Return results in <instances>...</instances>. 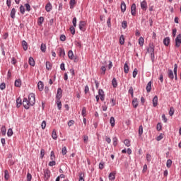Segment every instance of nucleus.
Masks as SVG:
<instances>
[{"instance_id": "nucleus-44", "label": "nucleus", "mask_w": 181, "mask_h": 181, "mask_svg": "<svg viewBox=\"0 0 181 181\" xmlns=\"http://www.w3.org/2000/svg\"><path fill=\"white\" fill-rule=\"evenodd\" d=\"M144 37H140L139 38V45L140 46H144Z\"/></svg>"}, {"instance_id": "nucleus-6", "label": "nucleus", "mask_w": 181, "mask_h": 181, "mask_svg": "<svg viewBox=\"0 0 181 181\" xmlns=\"http://www.w3.org/2000/svg\"><path fill=\"white\" fill-rule=\"evenodd\" d=\"M131 13L132 16H135L136 15V4H133L131 6Z\"/></svg>"}, {"instance_id": "nucleus-24", "label": "nucleus", "mask_w": 181, "mask_h": 181, "mask_svg": "<svg viewBox=\"0 0 181 181\" xmlns=\"http://www.w3.org/2000/svg\"><path fill=\"white\" fill-rule=\"evenodd\" d=\"M28 63H29L30 66H32L33 67H34V66H35V59H33V57H30L29 58Z\"/></svg>"}, {"instance_id": "nucleus-19", "label": "nucleus", "mask_w": 181, "mask_h": 181, "mask_svg": "<svg viewBox=\"0 0 181 181\" xmlns=\"http://www.w3.org/2000/svg\"><path fill=\"white\" fill-rule=\"evenodd\" d=\"M16 14V9H15V8H13L11 9V13H10V16L12 19H15V15Z\"/></svg>"}, {"instance_id": "nucleus-56", "label": "nucleus", "mask_w": 181, "mask_h": 181, "mask_svg": "<svg viewBox=\"0 0 181 181\" xmlns=\"http://www.w3.org/2000/svg\"><path fill=\"white\" fill-rule=\"evenodd\" d=\"M20 12L22 15H25V7L23 5L20 6Z\"/></svg>"}, {"instance_id": "nucleus-21", "label": "nucleus", "mask_w": 181, "mask_h": 181, "mask_svg": "<svg viewBox=\"0 0 181 181\" xmlns=\"http://www.w3.org/2000/svg\"><path fill=\"white\" fill-rule=\"evenodd\" d=\"M59 56H60L61 57H64V56H66V52H64V49L59 48Z\"/></svg>"}, {"instance_id": "nucleus-31", "label": "nucleus", "mask_w": 181, "mask_h": 181, "mask_svg": "<svg viewBox=\"0 0 181 181\" xmlns=\"http://www.w3.org/2000/svg\"><path fill=\"white\" fill-rule=\"evenodd\" d=\"M142 134H144V127L142 125H140L139 127V136H142Z\"/></svg>"}, {"instance_id": "nucleus-7", "label": "nucleus", "mask_w": 181, "mask_h": 181, "mask_svg": "<svg viewBox=\"0 0 181 181\" xmlns=\"http://www.w3.org/2000/svg\"><path fill=\"white\" fill-rule=\"evenodd\" d=\"M115 175H117V171L110 173L108 175L109 180H115Z\"/></svg>"}, {"instance_id": "nucleus-13", "label": "nucleus", "mask_w": 181, "mask_h": 181, "mask_svg": "<svg viewBox=\"0 0 181 181\" xmlns=\"http://www.w3.org/2000/svg\"><path fill=\"white\" fill-rule=\"evenodd\" d=\"M141 8L143 9V11H146V8H148V4L145 1H143L141 3Z\"/></svg>"}, {"instance_id": "nucleus-26", "label": "nucleus", "mask_w": 181, "mask_h": 181, "mask_svg": "<svg viewBox=\"0 0 181 181\" xmlns=\"http://www.w3.org/2000/svg\"><path fill=\"white\" fill-rule=\"evenodd\" d=\"M119 44L122 45L125 44V38L124 37V35H122L119 37Z\"/></svg>"}, {"instance_id": "nucleus-20", "label": "nucleus", "mask_w": 181, "mask_h": 181, "mask_svg": "<svg viewBox=\"0 0 181 181\" xmlns=\"http://www.w3.org/2000/svg\"><path fill=\"white\" fill-rule=\"evenodd\" d=\"M129 71V66H128V63H125L124 65V72L126 74H128V72Z\"/></svg>"}, {"instance_id": "nucleus-64", "label": "nucleus", "mask_w": 181, "mask_h": 181, "mask_svg": "<svg viewBox=\"0 0 181 181\" xmlns=\"http://www.w3.org/2000/svg\"><path fill=\"white\" fill-rule=\"evenodd\" d=\"M48 165H49V166H55L56 161L52 160V161L49 162Z\"/></svg>"}, {"instance_id": "nucleus-62", "label": "nucleus", "mask_w": 181, "mask_h": 181, "mask_svg": "<svg viewBox=\"0 0 181 181\" xmlns=\"http://www.w3.org/2000/svg\"><path fill=\"white\" fill-rule=\"evenodd\" d=\"M41 127L42 129H46V120H43L42 124H41Z\"/></svg>"}, {"instance_id": "nucleus-12", "label": "nucleus", "mask_w": 181, "mask_h": 181, "mask_svg": "<svg viewBox=\"0 0 181 181\" xmlns=\"http://www.w3.org/2000/svg\"><path fill=\"white\" fill-rule=\"evenodd\" d=\"M132 105L134 108H137L139 105L138 98H134L132 100Z\"/></svg>"}, {"instance_id": "nucleus-36", "label": "nucleus", "mask_w": 181, "mask_h": 181, "mask_svg": "<svg viewBox=\"0 0 181 181\" xmlns=\"http://www.w3.org/2000/svg\"><path fill=\"white\" fill-rule=\"evenodd\" d=\"M74 5H76V0H71L69 1L70 9H73V8H74Z\"/></svg>"}, {"instance_id": "nucleus-59", "label": "nucleus", "mask_w": 181, "mask_h": 181, "mask_svg": "<svg viewBox=\"0 0 181 181\" xmlns=\"http://www.w3.org/2000/svg\"><path fill=\"white\" fill-rule=\"evenodd\" d=\"M25 6L26 8L25 11H27V12H30V4L27 3L25 4Z\"/></svg>"}, {"instance_id": "nucleus-8", "label": "nucleus", "mask_w": 181, "mask_h": 181, "mask_svg": "<svg viewBox=\"0 0 181 181\" xmlns=\"http://www.w3.org/2000/svg\"><path fill=\"white\" fill-rule=\"evenodd\" d=\"M62 97H63V92L57 91L56 95V101H60V100L62 99Z\"/></svg>"}, {"instance_id": "nucleus-16", "label": "nucleus", "mask_w": 181, "mask_h": 181, "mask_svg": "<svg viewBox=\"0 0 181 181\" xmlns=\"http://www.w3.org/2000/svg\"><path fill=\"white\" fill-rule=\"evenodd\" d=\"M98 95L101 101H104V100H105V95H104V91H98Z\"/></svg>"}, {"instance_id": "nucleus-22", "label": "nucleus", "mask_w": 181, "mask_h": 181, "mask_svg": "<svg viewBox=\"0 0 181 181\" xmlns=\"http://www.w3.org/2000/svg\"><path fill=\"white\" fill-rule=\"evenodd\" d=\"M125 11H127V5L125 4L124 1H122L121 3V11L125 12Z\"/></svg>"}, {"instance_id": "nucleus-57", "label": "nucleus", "mask_w": 181, "mask_h": 181, "mask_svg": "<svg viewBox=\"0 0 181 181\" xmlns=\"http://www.w3.org/2000/svg\"><path fill=\"white\" fill-rule=\"evenodd\" d=\"M83 139L84 144H88V136L84 135Z\"/></svg>"}, {"instance_id": "nucleus-43", "label": "nucleus", "mask_w": 181, "mask_h": 181, "mask_svg": "<svg viewBox=\"0 0 181 181\" xmlns=\"http://www.w3.org/2000/svg\"><path fill=\"white\" fill-rule=\"evenodd\" d=\"M69 30L71 35H76V28H74V25L71 26Z\"/></svg>"}, {"instance_id": "nucleus-17", "label": "nucleus", "mask_w": 181, "mask_h": 181, "mask_svg": "<svg viewBox=\"0 0 181 181\" xmlns=\"http://www.w3.org/2000/svg\"><path fill=\"white\" fill-rule=\"evenodd\" d=\"M68 57L70 60H74V54L73 53V50H69L68 52Z\"/></svg>"}, {"instance_id": "nucleus-42", "label": "nucleus", "mask_w": 181, "mask_h": 181, "mask_svg": "<svg viewBox=\"0 0 181 181\" xmlns=\"http://www.w3.org/2000/svg\"><path fill=\"white\" fill-rule=\"evenodd\" d=\"M12 135H13V131L12 130V129H8V132H7V136L11 137L12 136Z\"/></svg>"}, {"instance_id": "nucleus-29", "label": "nucleus", "mask_w": 181, "mask_h": 181, "mask_svg": "<svg viewBox=\"0 0 181 181\" xmlns=\"http://www.w3.org/2000/svg\"><path fill=\"white\" fill-rule=\"evenodd\" d=\"M86 112H87V109L86 108V107H83L81 110V115L82 117H83V118L84 117L87 116Z\"/></svg>"}, {"instance_id": "nucleus-51", "label": "nucleus", "mask_w": 181, "mask_h": 181, "mask_svg": "<svg viewBox=\"0 0 181 181\" xmlns=\"http://www.w3.org/2000/svg\"><path fill=\"white\" fill-rule=\"evenodd\" d=\"M166 166H167V168H171V166H172V160H170V159L167 160Z\"/></svg>"}, {"instance_id": "nucleus-55", "label": "nucleus", "mask_w": 181, "mask_h": 181, "mask_svg": "<svg viewBox=\"0 0 181 181\" xmlns=\"http://www.w3.org/2000/svg\"><path fill=\"white\" fill-rule=\"evenodd\" d=\"M100 70H102L101 74L104 76L105 74V71H107V68L105 66H101Z\"/></svg>"}, {"instance_id": "nucleus-35", "label": "nucleus", "mask_w": 181, "mask_h": 181, "mask_svg": "<svg viewBox=\"0 0 181 181\" xmlns=\"http://www.w3.org/2000/svg\"><path fill=\"white\" fill-rule=\"evenodd\" d=\"M52 139H54V141H56V139H57V133H56V130L55 129H54L52 131Z\"/></svg>"}, {"instance_id": "nucleus-15", "label": "nucleus", "mask_w": 181, "mask_h": 181, "mask_svg": "<svg viewBox=\"0 0 181 181\" xmlns=\"http://www.w3.org/2000/svg\"><path fill=\"white\" fill-rule=\"evenodd\" d=\"M174 78H175V80H177V64H174Z\"/></svg>"}, {"instance_id": "nucleus-2", "label": "nucleus", "mask_w": 181, "mask_h": 181, "mask_svg": "<svg viewBox=\"0 0 181 181\" xmlns=\"http://www.w3.org/2000/svg\"><path fill=\"white\" fill-rule=\"evenodd\" d=\"M44 180L45 181H49V179H50L52 176V171L49 170V168H47L44 170Z\"/></svg>"}, {"instance_id": "nucleus-49", "label": "nucleus", "mask_w": 181, "mask_h": 181, "mask_svg": "<svg viewBox=\"0 0 181 181\" xmlns=\"http://www.w3.org/2000/svg\"><path fill=\"white\" fill-rule=\"evenodd\" d=\"M112 141H113V146H117V142H118V138H117V136H115L112 138Z\"/></svg>"}, {"instance_id": "nucleus-18", "label": "nucleus", "mask_w": 181, "mask_h": 181, "mask_svg": "<svg viewBox=\"0 0 181 181\" xmlns=\"http://www.w3.org/2000/svg\"><path fill=\"white\" fill-rule=\"evenodd\" d=\"M22 104H23V103H22V100H21V97H18L16 99V107H17V108H20L21 105H22Z\"/></svg>"}, {"instance_id": "nucleus-54", "label": "nucleus", "mask_w": 181, "mask_h": 181, "mask_svg": "<svg viewBox=\"0 0 181 181\" xmlns=\"http://www.w3.org/2000/svg\"><path fill=\"white\" fill-rule=\"evenodd\" d=\"M40 156L41 159H43V158L45 157V149L42 148L40 150Z\"/></svg>"}, {"instance_id": "nucleus-32", "label": "nucleus", "mask_w": 181, "mask_h": 181, "mask_svg": "<svg viewBox=\"0 0 181 181\" xmlns=\"http://www.w3.org/2000/svg\"><path fill=\"white\" fill-rule=\"evenodd\" d=\"M45 66H46V69L47 70H52V63H50V62L47 61L45 64Z\"/></svg>"}, {"instance_id": "nucleus-9", "label": "nucleus", "mask_w": 181, "mask_h": 181, "mask_svg": "<svg viewBox=\"0 0 181 181\" xmlns=\"http://www.w3.org/2000/svg\"><path fill=\"white\" fill-rule=\"evenodd\" d=\"M38 90L40 91H43V88H45V84L42 81H40L37 83Z\"/></svg>"}, {"instance_id": "nucleus-37", "label": "nucleus", "mask_w": 181, "mask_h": 181, "mask_svg": "<svg viewBox=\"0 0 181 181\" xmlns=\"http://www.w3.org/2000/svg\"><path fill=\"white\" fill-rule=\"evenodd\" d=\"M1 134L3 135V136H5V135H6V128L5 127V126H3L1 128Z\"/></svg>"}, {"instance_id": "nucleus-14", "label": "nucleus", "mask_w": 181, "mask_h": 181, "mask_svg": "<svg viewBox=\"0 0 181 181\" xmlns=\"http://www.w3.org/2000/svg\"><path fill=\"white\" fill-rule=\"evenodd\" d=\"M168 76L170 80H173V78H175V75H173V71L172 69H168Z\"/></svg>"}, {"instance_id": "nucleus-60", "label": "nucleus", "mask_w": 181, "mask_h": 181, "mask_svg": "<svg viewBox=\"0 0 181 181\" xmlns=\"http://www.w3.org/2000/svg\"><path fill=\"white\" fill-rule=\"evenodd\" d=\"M84 174L83 173H79V180L78 181H84Z\"/></svg>"}, {"instance_id": "nucleus-52", "label": "nucleus", "mask_w": 181, "mask_h": 181, "mask_svg": "<svg viewBox=\"0 0 181 181\" xmlns=\"http://www.w3.org/2000/svg\"><path fill=\"white\" fill-rule=\"evenodd\" d=\"M75 46H76V47H79V49H81V47H83V46L81 45V42L78 41H75Z\"/></svg>"}, {"instance_id": "nucleus-3", "label": "nucleus", "mask_w": 181, "mask_h": 181, "mask_svg": "<svg viewBox=\"0 0 181 181\" xmlns=\"http://www.w3.org/2000/svg\"><path fill=\"white\" fill-rule=\"evenodd\" d=\"M148 53H150V54H155V45H153V42H150L148 45V48L147 49Z\"/></svg>"}, {"instance_id": "nucleus-23", "label": "nucleus", "mask_w": 181, "mask_h": 181, "mask_svg": "<svg viewBox=\"0 0 181 181\" xmlns=\"http://www.w3.org/2000/svg\"><path fill=\"white\" fill-rule=\"evenodd\" d=\"M45 10L47 11V12H50V11H52V4H50V2L46 4Z\"/></svg>"}, {"instance_id": "nucleus-46", "label": "nucleus", "mask_w": 181, "mask_h": 181, "mask_svg": "<svg viewBox=\"0 0 181 181\" xmlns=\"http://www.w3.org/2000/svg\"><path fill=\"white\" fill-rule=\"evenodd\" d=\"M175 114V108H173V107H171L170 108V111H169V115L170 117H173V115Z\"/></svg>"}, {"instance_id": "nucleus-47", "label": "nucleus", "mask_w": 181, "mask_h": 181, "mask_svg": "<svg viewBox=\"0 0 181 181\" xmlns=\"http://www.w3.org/2000/svg\"><path fill=\"white\" fill-rule=\"evenodd\" d=\"M56 104L57 105L58 110H62V101L61 100H56Z\"/></svg>"}, {"instance_id": "nucleus-45", "label": "nucleus", "mask_w": 181, "mask_h": 181, "mask_svg": "<svg viewBox=\"0 0 181 181\" xmlns=\"http://www.w3.org/2000/svg\"><path fill=\"white\" fill-rule=\"evenodd\" d=\"M127 26H128V22H127V21H124L122 23V28H123V29H127Z\"/></svg>"}, {"instance_id": "nucleus-5", "label": "nucleus", "mask_w": 181, "mask_h": 181, "mask_svg": "<svg viewBox=\"0 0 181 181\" xmlns=\"http://www.w3.org/2000/svg\"><path fill=\"white\" fill-rule=\"evenodd\" d=\"M181 45V34H179L175 38V47H180Z\"/></svg>"}, {"instance_id": "nucleus-40", "label": "nucleus", "mask_w": 181, "mask_h": 181, "mask_svg": "<svg viewBox=\"0 0 181 181\" xmlns=\"http://www.w3.org/2000/svg\"><path fill=\"white\" fill-rule=\"evenodd\" d=\"M112 84L115 88V87H117V86H118V82L117 81V79L115 78H113V79L112 81Z\"/></svg>"}, {"instance_id": "nucleus-28", "label": "nucleus", "mask_w": 181, "mask_h": 181, "mask_svg": "<svg viewBox=\"0 0 181 181\" xmlns=\"http://www.w3.org/2000/svg\"><path fill=\"white\" fill-rule=\"evenodd\" d=\"M110 122L111 127H115V118H114V117H110Z\"/></svg>"}, {"instance_id": "nucleus-48", "label": "nucleus", "mask_w": 181, "mask_h": 181, "mask_svg": "<svg viewBox=\"0 0 181 181\" xmlns=\"http://www.w3.org/2000/svg\"><path fill=\"white\" fill-rule=\"evenodd\" d=\"M51 160H54L56 159V156L54 155V151H52L50 154Z\"/></svg>"}, {"instance_id": "nucleus-61", "label": "nucleus", "mask_w": 181, "mask_h": 181, "mask_svg": "<svg viewBox=\"0 0 181 181\" xmlns=\"http://www.w3.org/2000/svg\"><path fill=\"white\" fill-rule=\"evenodd\" d=\"M27 181H32V174L30 173H27Z\"/></svg>"}, {"instance_id": "nucleus-1", "label": "nucleus", "mask_w": 181, "mask_h": 181, "mask_svg": "<svg viewBox=\"0 0 181 181\" xmlns=\"http://www.w3.org/2000/svg\"><path fill=\"white\" fill-rule=\"evenodd\" d=\"M35 103H36V97L35 93H30L28 98H24L23 100V105L25 110H29L30 107H33L35 105Z\"/></svg>"}, {"instance_id": "nucleus-58", "label": "nucleus", "mask_w": 181, "mask_h": 181, "mask_svg": "<svg viewBox=\"0 0 181 181\" xmlns=\"http://www.w3.org/2000/svg\"><path fill=\"white\" fill-rule=\"evenodd\" d=\"M146 160L147 162H151V160H152V156H151V154H146Z\"/></svg>"}, {"instance_id": "nucleus-41", "label": "nucleus", "mask_w": 181, "mask_h": 181, "mask_svg": "<svg viewBox=\"0 0 181 181\" xmlns=\"http://www.w3.org/2000/svg\"><path fill=\"white\" fill-rule=\"evenodd\" d=\"M40 49L42 52V53H45L46 52V44H41Z\"/></svg>"}, {"instance_id": "nucleus-27", "label": "nucleus", "mask_w": 181, "mask_h": 181, "mask_svg": "<svg viewBox=\"0 0 181 181\" xmlns=\"http://www.w3.org/2000/svg\"><path fill=\"white\" fill-rule=\"evenodd\" d=\"M16 87H21L22 86V81L21 79H16L15 81Z\"/></svg>"}, {"instance_id": "nucleus-30", "label": "nucleus", "mask_w": 181, "mask_h": 181, "mask_svg": "<svg viewBox=\"0 0 181 181\" xmlns=\"http://www.w3.org/2000/svg\"><path fill=\"white\" fill-rule=\"evenodd\" d=\"M4 179L5 180H9V172L8 170H4Z\"/></svg>"}, {"instance_id": "nucleus-11", "label": "nucleus", "mask_w": 181, "mask_h": 181, "mask_svg": "<svg viewBox=\"0 0 181 181\" xmlns=\"http://www.w3.org/2000/svg\"><path fill=\"white\" fill-rule=\"evenodd\" d=\"M153 107H158V95H155L152 100Z\"/></svg>"}, {"instance_id": "nucleus-33", "label": "nucleus", "mask_w": 181, "mask_h": 181, "mask_svg": "<svg viewBox=\"0 0 181 181\" xmlns=\"http://www.w3.org/2000/svg\"><path fill=\"white\" fill-rule=\"evenodd\" d=\"M152 90V81H149L146 86V91H151Z\"/></svg>"}, {"instance_id": "nucleus-63", "label": "nucleus", "mask_w": 181, "mask_h": 181, "mask_svg": "<svg viewBox=\"0 0 181 181\" xmlns=\"http://www.w3.org/2000/svg\"><path fill=\"white\" fill-rule=\"evenodd\" d=\"M157 131H161L162 130V124L160 123H158L157 124V128H156Z\"/></svg>"}, {"instance_id": "nucleus-50", "label": "nucleus", "mask_w": 181, "mask_h": 181, "mask_svg": "<svg viewBox=\"0 0 181 181\" xmlns=\"http://www.w3.org/2000/svg\"><path fill=\"white\" fill-rule=\"evenodd\" d=\"M62 153L63 156L66 155L67 153V147L64 146L62 149Z\"/></svg>"}, {"instance_id": "nucleus-38", "label": "nucleus", "mask_w": 181, "mask_h": 181, "mask_svg": "<svg viewBox=\"0 0 181 181\" xmlns=\"http://www.w3.org/2000/svg\"><path fill=\"white\" fill-rule=\"evenodd\" d=\"M104 166H105V162L101 160L99 163V169H100V170H103V169H104Z\"/></svg>"}, {"instance_id": "nucleus-34", "label": "nucleus", "mask_w": 181, "mask_h": 181, "mask_svg": "<svg viewBox=\"0 0 181 181\" xmlns=\"http://www.w3.org/2000/svg\"><path fill=\"white\" fill-rule=\"evenodd\" d=\"M43 22H45V17H42V16L40 17L37 21L38 25L40 26V25H42Z\"/></svg>"}, {"instance_id": "nucleus-53", "label": "nucleus", "mask_w": 181, "mask_h": 181, "mask_svg": "<svg viewBox=\"0 0 181 181\" xmlns=\"http://www.w3.org/2000/svg\"><path fill=\"white\" fill-rule=\"evenodd\" d=\"M73 26L76 28L77 26V18L74 17L72 20Z\"/></svg>"}, {"instance_id": "nucleus-25", "label": "nucleus", "mask_w": 181, "mask_h": 181, "mask_svg": "<svg viewBox=\"0 0 181 181\" xmlns=\"http://www.w3.org/2000/svg\"><path fill=\"white\" fill-rule=\"evenodd\" d=\"M22 46L23 50L26 51L28 50V42L25 40L22 41Z\"/></svg>"}, {"instance_id": "nucleus-39", "label": "nucleus", "mask_w": 181, "mask_h": 181, "mask_svg": "<svg viewBox=\"0 0 181 181\" xmlns=\"http://www.w3.org/2000/svg\"><path fill=\"white\" fill-rule=\"evenodd\" d=\"M124 144L128 148H129V146H131V141H129V139H124Z\"/></svg>"}, {"instance_id": "nucleus-4", "label": "nucleus", "mask_w": 181, "mask_h": 181, "mask_svg": "<svg viewBox=\"0 0 181 181\" xmlns=\"http://www.w3.org/2000/svg\"><path fill=\"white\" fill-rule=\"evenodd\" d=\"M86 26H87V23L84 21H81L78 24V28L82 32H86Z\"/></svg>"}, {"instance_id": "nucleus-10", "label": "nucleus", "mask_w": 181, "mask_h": 181, "mask_svg": "<svg viewBox=\"0 0 181 181\" xmlns=\"http://www.w3.org/2000/svg\"><path fill=\"white\" fill-rule=\"evenodd\" d=\"M163 45L165 46H169L170 45V37H166L165 38L163 39Z\"/></svg>"}]
</instances>
